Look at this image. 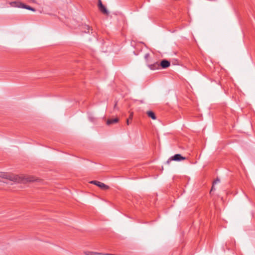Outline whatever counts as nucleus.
Here are the masks:
<instances>
[{
	"mask_svg": "<svg viewBox=\"0 0 255 255\" xmlns=\"http://www.w3.org/2000/svg\"><path fill=\"white\" fill-rule=\"evenodd\" d=\"M0 177L14 182H19V181L18 176L7 172H0Z\"/></svg>",
	"mask_w": 255,
	"mask_h": 255,
	"instance_id": "1",
	"label": "nucleus"
},
{
	"mask_svg": "<svg viewBox=\"0 0 255 255\" xmlns=\"http://www.w3.org/2000/svg\"><path fill=\"white\" fill-rule=\"evenodd\" d=\"M10 4L12 7H20V8H25V9L33 11H35V9L34 8H33L29 5H26V4H25L20 1H18L11 2L10 3Z\"/></svg>",
	"mask_w": 255,
	"mask_h": 255,
	"instance_id": "2",
	"label": "nucleus"
},
{
	"mask_svg": "<svg viewBox=\"0 0 255 255\" xmlns=\"http://www.w3.org/2000/svg\"><path fill=\"white\" fill-rule=\"evenodd\" d=\"M185 159H186V157L182 156L180 154H176L170 157L166 162L169 164L172 160L179 161Z\"/></svg>",
	"mask_w": 255,
	"mask_h": 255,
	"instance_id": "3",
	"label": "nucleus"
},
{
	"mask_svg": "<svg viewBox=\"0 0 255 255\" xmlns=\"http://www.w3.org/2000/svg\"><path fill=\"white\" fill-rule=\"evenodd\" d=\"M90 183L96 185L97 186L99 187L100 188L104 190H107L109 188V187L108 186L100 181L93 180L91 181Z\"/></svg>",
	"mask_w": 255,
	"mask_h": 255,
	"instance_id": "4",
	"label": "nucleus"
},
{
	"mask_svg": "<svg viewBox=\"0 0 255 255\" xmlns=\"http://www.w3.org/2000/svg\"><path fill=\"white\" fill-rule=\"evenodd\" d=\"M98 6L99 10L104 14L108 15L109 12L106 7L102 4L101 0H98Z\"/></svg>",
	"mask_w": 255,
	"mask_h": 255,
	"instance_id": "5",
	"label": "nucleus"
},
{
	"mask_svg": "<svg viewBox=\"0 0 255 255\" xmlns=\"http://www.w3.org/2000/svg\"><path fill=\"white\" fill-rule=\"evenodd\" d=\"M147 66L151 70H158L160 68L159 63L158 62H154L153 64H147Z\"/></svg>",
	"mask_w": 255,
	"mask_h": 255,
	"instance_id": "6",
	"label": "nucleus"
},
{
	"mask_svg": "<svg viewBox=\"0 0 255 255\" xmlns=\"http://www.w3.org/2000/svg\"><path fill=\"white\" fill-rule=\"evenodd\" d=\"M160 68L161 67L163 69L168 68L170 65V62L166 59L162 60L159 63Z\"/></svg>",
	"mask_w": 255,
	"mask_h": 255,
	"instance_id": "7",
	"label": "nucleus"
},
{
	"mask_svg": "<svg viewBox=\"0 0 255 255\" xmlns=\"http://www.w3.org/2000/svg\"><path fill=\"white\" fill-rule=\"evenodd\" d=\"M81 28L82 31L85 33H89L90 30H92V29L91 28V27L89 25L86 24L82 25Z\"/></svg>",
	"mask_w": 255,
	"mask_h": 255,
	"instance_id": "8",
	"label": "nucleus"
},
{
	"mask_svg": "<svg viewBox=\"0 0 255 255\" xmlns=\"http://www.w3.org/2000/svg\"><path fill=\"white\" fill-rule=\"evenodd\" d=\"M119 121L118 118H115L114 119H108L107 121V124L110 125L118 123Z\"/></svg>",
	"mask_w": 255,
	"mask_h": 255,
	"instance_id": "9",
	"label": "nucleus"
},
{
	"mask_svg": "<svg viewBox=\"0 0 255 255\" xmlns=\"http://www.w3.org/2000/svg\"><path fill=\"white\" fill-rule=\"evenodd\" d=\"M146 114L147 116L151 118L152 120H155L156 119V117L154 114V113L152 111H149L146 112Z\"/></svg>",
	"mask_w": 255,
	"mask_h": 255,
	"instance_id": "10",
	"label": "nucleus"
},
{
	"mask_svg": "<svg viewBox=\"0 0 255 255\" xmlns=\"http://www.w3.org/2000/svg\"><path fill=\"white\" fill-rule=\"evenodd\" d=\"M86 255H102V253L93 252H87L85 253Z\"/></svg>",
	"mask_w": 255,
	"mask_h": 255,
	"instance_id": "11",
	"label": "nucleus"
},
{
	"mask_svg": "<svg viewBox=\"0 0 255 255\" xmlns=\"http://www.w3.org/2000/svg\"><path fill=\"white\" fill-rule=\"evenodd\" d=\"M220 182V179L219 178H217L213 183V186L212 187V188H211V190L210 191V192H212V191H213L214 190H215V188H214V185L218 182Z\"/></svg>",
	"mask_w": 255,
	"mask_h": 255,
	"instance_id": "12",
	"label": "nucleus"
},
{
	"mask_svg": "<svg viewBox=\"0 0 255 255\" xmlns=\"http://www.w3.org/2000/svg\"><path fill=\"white\" fill-rule=\"evenodd\" d=\"M150 57V54L149 53H146L145 54L144 56V58L147 63V64H149V57Z\"/></svg>",
	"mask_w": 255,
	"mask_h": 255,
	"instance_id": "13",
	"label": "nucleus"
},
{
	"mask_svg": "<svg viewBox=\"0 0 255 255\" xmlns=\"http://www.w3.org/2000/svg\"><path fill=\"white\" fill-rule=\"evenodd\" d=\"M26 180L27 181H29V182H32V181H33L35 180L34 178L32 177H27L26 178Z\"/></svg>",
	"mask_w": 255,
	"mask_h": 255,
	"instance_id": "14",
	"label": "nucleus"
},
{
	"mask_svg": "<svg viewBox=\"0 0 255 255\" xmlns=\"http://www.w3.org/2000/svg\"><path fill=\"white\" fill-rule=\"evenodd\" d=\"M132 116H133L132 114V113H131V114H130V115H129V118H128V119H131H131H132Z\"/></svg>",
	"mask_w": 255,
	"mask_h": 255,
	"instance_id": "15",
	"label": "nucleus"
},
{
	"mask_svg": "<svg viewBox=\"0 0 255 255\" xmlns=\"http://www.w3.org/2000/svg\"><path fill=\"white\" fill-rule=\"evenodd\" d=\"M129 119H127V125H129Z\"/></svg>",
	"mask_w": 255,
	"mask_h": 255,
	"instance_id": "16",
	"label": "nucleus"
},
{
	"mask_svg": "<svg viewBox=\"0 0 255 255\" xmlns=\"http://www.w3.org/2000/svg\"><path fill=\"white\" fill-rule=\"evenodd\" d=\"M117 103H116V104H115V106H114L115 109L117 108Z\"/></svg>",
	"mask_w": 255,
	"mask_h": 255,
	"instance_id": "17",
	"label": "nucleus"
},
{
	"mask_svg": "<svg viewBox=\"0 0 255 255\" xmlns=\"http://www.w3.org/2000/svg\"><path fill=\"white\" fill-rule=\"evenodd\" d=\"M31 1H32L33 2H34L35 1L34 0H30Z\"/></svg>",
	"mask_w": 255,
	"mask_h": 255,
	"instance_id": "18",
	"label": "nucleus"
}]
</instances>
